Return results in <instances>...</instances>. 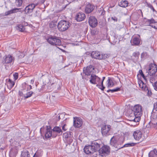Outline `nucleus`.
<instances>
[{"label": "nucleus", "instance_id": "nucleus-10", "mask_svg": "<svg viewBox=\"0 0 157 157\" xmlns=\"http://www.w3.org/2000/svg\"><path fill=\"white\" fill-rule=\"evenodd\" d=\"M148 73L150 75L155 74L157 71V65L154 63H151L149 66Z\"/></svg>", "mask_w": 157, "mask_h": 157}, {"label": "nucleus", "instance_id": "nucleus-43", "mask_svg": "<svg viewBox=\"0 0 157 157\" xmlns=\"http://www.w3.org/2000/svg\"><path fill=\"white\" fill-rule=\"evenodd\" d=\"M140 55L139 52H135L133 53L132 55L135 58L137 59L139 57V56Z\"/></svg>", "mask_w": 157, "mask_h": 157}, {"label": "nucleus", "instance_id": "nucleus-39", "mask_svg": "<svg viewBox=\"0 0 157 157\" xmlns=\"http://www.w3.org/2000/svg\"><path fill=\"white\" fill-rule=\"evenodd\" d=\"M139 73L141 76L143 78V79L146 82L147 81V79L146 77L145 76L143 73L142 71L141 70H140L139 71Z\"/></svg>", "mask_w": 157, "mask_h": 157}, {"label": "nucleus", "instance_id": "nucleus-41", "mask_svg": "<svg viewBox=\"0 0 157 157\" xmlns=\"http://www.w3.org/2000/svg\"><path fill=\"white\" fill-rule=\"evenodd\" d=\"M147 6L150 8V9L153 11V12H156L150 3H147Z\"/></svg>", "mask_w": 157, "mask_h": 157}, {"label": "nucleus", "instance_id": "nucleus-53", "mask_svg": "<svg viewBox=\"0 0 157 157\" xmlns=\"http://www.w3.org/2000/svg\"><path fill=\"white\" fill-rule=\"evenodd\" d=\"M153 126L156 129H157V122L156 123L152 124Z\"/></svg>", "mask_w": 157, "mask_h": 157}, {"label": "nucleus", "instance_id": "nucleus-12", "mask_svg": "<svg viewBox=\"0 0 157 157\" xmlns=\"http://www.w3.org/2000/svg\"><path fill=\"white\" fill-rule=\"evenodd\" d=\"M73 125L75 128H79L81 127L82 124V119L79 117H74Z\"/></svg>", "mask_w": 157, "mask_h": 157}, {"label": "nucleus", "instance_id": "nucleus-26", "mask_svg": "<svg viewBox=\"0 0 157 157\" xmlns=\"http://www.w3.org/2000/svg\"><path fill=\"white\" fill-rule=\"evenodd\" d=\"M118 5L121 7H125L128 6V3L127 1L122 0L119 2Z\"/></svg>", "mask_w": 157, "mask_h": 157}, {"label": "nucleus", "instance_id": "nucleus-5", "mask_svg": "<svg viewBox=\"0 0 157 157\" xmlns=\"http://www.w3.org/2000/svg\"><path fill=\"white\" fill-rule=\"evenodd\" d=\"M69 23L65 20L60 21L58 24V28L60 31H64L69 27Z\"/></svg>", "mask_w": 157, "mask_h": 157}, {"label": "nucleus", "instance_id": "nucleus-29", "mask_svg": "<svg viewBox=\"0 0 157 157\" xmlns=\"http://www.w3.org/2000/svg\"><path fill=\"white\" fill-rule=\"evenodd\" d=\"M92 70L90 67H87L85 69H83V71L85 74L88 75L91 72Z\"/></svg>", "mask_w": 157, "mask_h": 157}, {"label": "nucleus", "instance_id": "nucleus-57", "mask_svg": "<svg viewBox=\"0 0 157 157\" xmlns=\"http://www.w3.org/2000/svg\"><path fill=\"white\" fill-rule=\"evenodd\" d=\"M148 94L149 95H151V91H149L148 90Z\"/></svg>", "mask_w": 157, "mask_h": 157}, {"label": "nucleus", "instance_id": "nucleus-16", "mask_svg": "<svg viewBox=\"0 0 157 157\" xmlns=\"http://www.w3.org/2000/svg\"><path fill=\"white\" fill-rule=\"evenodd\" d=\"M141 14L142 16L143 17V14L142 10H138L137 12H135L132 15V17L133 20L135 21H137L139 18Z\"/></svg>", "mask_w": 157, "mask_h": 157}, {"label": "nucleus", "instance_id": "nucleus-7", "mask_svg": "<svg viewBox=\"0 0 157 157\" xmlns=\"http://www.w3.org/2000/svg\"><path fill=\"white\" fill-rule=\"evenodd\" d=\"M123 143L122 142L121 143H120L119 141H117V138L114 136H113L110 140L111 145L118 149H120L121 146Z\"/></svg>", "mask_w": 157, "mask_h": 157}, {"label": "nucleus", "instance_id": "nucleus-34", "mask_svg": "<svg viewBox=\"0 0 157 157\" xmlns=\"http://www.w3.org/2000/svg\"><path fill=\"white\" fill-rule=\"evenodd\" d=\"M56 22L55 21H52L49 24L50 27L51 28H54L56 27Z\"/></svg>", "mask_w": 157, "mask_h": 157}, {"label": "nucleus", "instance_id": "nucleus-13", "mask_svg": "<svg viewBox=\"0 0 157 157\" xmlns=\"http://www.w3.org/2000/svg\"><path fill=\"white\" fill-rule=\"evenodd\" d=\"M36 6L37 4H35L33 3L29 5L25 8V13L26 14H28L32 12L34 8Z\"/></svg>", "mask_w": 157, "mask_h": 157}, {"label": "nucleus", "instance_id": "nucleus-54", "mask_svg": "<svg viewBox=\"0 0 157 157\" xmlns=\"http://www.w3.org/2000/svg\"><path fill=\"white\" fill-rule=\"evenodd\" d=\"M153 118L154 119H155L156 120H157V113H155L153 116Z\"/></svg>", "mask_w": 157, "mask_h": 157}, {"label": "nucleus", "instance_id": "nucleus-62", "mask_svg": "<svg viewBox=\"0 0 157 157\" xmlns=\"http://www.w3.org/2000/svg\"><path fill=\"white\" fill-rule=\"evenodd\" d=\"M143 53H142V54H141V57H142V56H143Z\"/></svg>", "mask_w": 157, "mask_h": 157}, {"label": "nucleus", "instance_id": "nucleus-35", "mask_svg": "<svg viewBox=\"0 0 157 157\" xmlns=\"http://www.w3.org/2000/svg\"><path fill=\"white\" fill-rule=\"evenodd\" d=\"M22 0H15L16 5L18 7L21 6L22 4Z\"/></svg>", "mask_w": 157, "mask_h": 157}, {"label": "nucleus", "instance_id": "nucleus-49", "mask_svg": "<svg viewBox=\"0 0 157 157\" xmlns=\"http://www.w3.org/2000/svg\"><path fill=\"white\" fill-rule=\"evenodd\" d=\"M25 54L24 52H21V54L19 56V57L20 58H21L24 57Z\"/></svg>", "mask_w": 157, "mask_h": 157}, {"label": "nucleus", "instance_id": "nucleus-47", "mask_svg": "<svg viewBox=\"0 0 157 157\" xmlns=\"http://www.w3.org/2000/svg\"><path fill=\"white\" fill-rule=\"evenodd\" d=\"M63 126L62 127V129L64 131H65L67 130V127L66 124H64V123H63Z\"/></svg>", "mask_w": 157, "mask_h": 157}, {"label": "nucleus", "instance_id": "nucleus-51", "mask_svg": "<svg viewBox=\"0 0 157 157\" xmlns=\"http://www.w3.org/2000/svg\"><path fill=\"white\" fill-rule=\"evenodd\" d=\"M132 114V113H131L129 116L130 121H134L135 122H136L134 120H132V119H133V115Z\"/></svg>", "mask_w": 157, "mask_h": 157}, {"label": "nucleus", "instance_id": "nucleus-56", "mask_svg": "<svg viewBox=\"0 0 157 157\" xmlns=\"http://www.w3.org/2000/svg\"><path fill=\"white\" fill-rule=\"evenodd\" d=\"M34 81V79H32L31 80V83L32 84H33Z\"/></svg>", "mask_w": 157, "mask_h": 157}, {"label": "nucleus", "instance_id": "nucleus-25", "mask_svg": "<svg viewBox=\"0 0 157 157\" xmlns=\"http://www.w3.org/2000/svg\"><path fill=\"white\" fill-rule=\"evenodd\" d=\"M45 138L46 139L49 138L52 136V131L49 129L47 128L46 130L45 133Z\"/></svg>", "mask_w": 157, "mask_h": 157}, {"label": "nucleus", "instance_id": "nucleus-24", "mask_svg": "<svg viewBox=\"0 0 157 157\" xmlns=\"http://www.w3.org/2000/svg\"><path fill=\"white\" fill-rule=\"evenodd\" d=\"M15 82L10 79L6 82V83L7 88L10 90L13 86Z\"/></svg>", "mask_w": 157, "mask_h": 157}, {"label": "nucleus", "instance_id": "nucleus-18", "mask_svg": "<svg viewBox=\"0 0 157 157\" xmlns=\"http://www.w3.org/2000/svg\"><path fill=\"white\" fill-rule=\"evenodd\" d=\"M94 9V6L91 4L88 3L87 4L85 8V12L87 13L91 12Z\"/></svg>", "mask_w": 157, "mask_h": 157}, {"label": "nucleus", "instance_id": "nucleus-9", "mask_svg": "<svg viewBox=\"0 0 157 157\" xmlns=\"http://www.w3.org/2000/svg\"><path fill=\"white\" fill-rule=\"evenodd\" d=\"M132 45H138L140 44V37L139 35H134L131 41Z\"/></svg>", "mask_w": 157, "mask_h": 157}, {"label": "nucleus", "instance_id": "nucleus-44", "mask_svg": "<svg viewBox=\"0 0 157 157\" xmlns=\"http://www.w3.org/2000/svg\"><path fill=\"white\" fill-rule=\"evenodd\" d=\"M152 86L153 87L154 89L157 91V81L154 83L152 84Z\"/></svg>", "mask_w": 157, "mask_h": 157}, {"label": "nucleus", "instance_id": "nucleus-58", "mask_svg": "<svg viewBox=\"0 0 157 157\" xmlns=\"http://www.w3.org/2000/svg\"><path fill=\"white\" fill-rule=\"evenodd\" d=\"M22 88L24 89H26V87L27 86H23V83L22 84Z\"/></svg>", "mask_w": 157, "mask_h": 157}, {"label": "nucleus", "instance_id": "nucleus-20", "mask_svg": "<svg viewBox=\"0 0 157 157\" xmlns=\"http://www.w3.org/2000/svg\"><path fill=\"white\" fill-rule=\"evenodd\" d=\"M85 17V14L84 13L79 12L76 16V20L78 21H81L83 20Z\"/></svg>", "mask_w": 157, "mask_h": 157}, {"label": "nucleus", "instance_id": "nucleus-60", "mask_svg": "<svg viewBox=\"0 0 157 157\" xmlns=\"http://www.w3.org/2000/svg\"><path fill=\"white\" fill-rule=\"evenodd\" d=\"M33 157H38L37 156H35V155H34Z\"/></svg>", "mask_w": 157, "mask_h": 157}, {"label": "nucleus", "instance_id": "nucleus-8", "mask_svg": "<svg viewBox=\"0 0 157 157\" xmlns=\"http://www.w3.org/2000/svg\"><path fill=\"white\" fill-rule=\"evenodd\" d=\"M111 127L110 125H105L101 127V132L103 136H106L110 134Z\"/></svg>", "mask_w": 157, "mask_h": 157}, {"label": "nucleus", "instance_id": "nucleus-22", "mask_svg": "<svg viewBox=\"0 0 157 157\" xmlns=\"http://www.w3.org/2000/svg\"><path fill=\"white\" fill-rule=\"evenodd\" d=\"M138 83L140 88L142 90H148V88L146 85L142 80H139L138 81Z\"/></svg>", "mask_w": 157, "mask_h": 157}, {"label": "nucleus", "instance_id": "nucleus-32", "mask_svg": "<svg viewBox=\"0 0 157 157\" xmlns=\"http://www.w3.org/2000/svg\"><path fill=\"white\" fill-rule=\"evenodd\" d=\"M135 143H127L125 144L123 146H121L120 149L121 148H123L124 147H132L135 146Z\"/></svg>", "mask_w": 157, "mask_h": 157}, {"label": "nucleus", "instance_id": "nucleus-33", "mask_svg": "<svg viewBox=\"0 0 157 157\" xmlns=\"http://www.w3.org/2000/svg\"><path fill=\"white\" fill-rule=\"evenodd\" d=\"M53 132H56L59 133L61 132L62 134V131L60 128L59 127L56 126L54 127L53 129Z\"/></svg>", "mask_w": 157, "mask_h": 157}, {"label": "nucleus", "instance_id": "nucleus-11", "mask_svg": "<svg viewBox=\"0 0 157 157\" xmlns=\"http://www.w3.org/2000/svg\"><path fill=\"white\" fill-rule=\"evenodd\" d=\"M133 136L135 140L139 141L141 140L142 134L140 130H137L133 132Z\"/></svg>", "mask_w": 157, "mask_h": 157}, {"label": "nucleus", "instance_id": "nucleus-45", "mask_svg": "<svg viewBox=\"0 0 157 157\" xmlns=\"http://www.w3.org/2000/svg\"><path fill=\"white\" fill-rule=\"evenodd\" d=\"M148 21H149L150 25L151 24L152 25L155 22V20L152 18L150 19H149Z\"/></svg>", "mask_w": 157, "mask_h": 157}, {"label": "nucleus", "instance_id": "nucleus-27", "mask_svg": "<svg viewBox=\"0 0 157 157\" xmlns=\"http://www.w3.org/2000/svg\"><path fill=\"white\" fill-rule=\"evenodd\" d=\"M157 155V150L154 149L151 151L148 154L149 157H155Z\"/></svg>", "mask_w": 157, "mask_h": 157}, {"label": "nucleus", "instance_id": "nucleus-23", "mask_svg": "<svg viewBox=\"0 0 157 157\" xmlns=\"http://www.w3.org/2000/svg\"><path fill=\"white\" fill-rule=\"evenodd\" d=\"M91 145L94 150L95 152L98 151L99 150V148L101 147L100 144L96 141L92 142Z\"/></svg>", "mask_w": 157, "mask_h": 157}, {"label": "nucleus", "instance_id": "nucleus-1", "mask_svg": "<svg viewBox=\"0 0 157 157\" xmlns=\"http://www.w3.org/2000/svg\"><path fill=\"white\" fill-rule=\"evenodd\" d=\"M134 113H132L133 119L132 120H134L136 122H139L140 120V117L142 114V107L139 105H136L134 108Z\"/></svg>", "mask_w": 157, "mask_h": 157}, {"label": "nucleus", "instance_id": "nucleus-30", "mask_svg": "<svg viewBox=\"0 0 157 157\" xmlns=\"http://www.w3.org/2000/svg\"><path fill=\"white\" fill-rule=\"evenodd\" d=\"M107 85L108 88L112 87L113 86L114 83L113 81L109 78L107 81Z\"/></svg>", "mask_w": 157, "mask_h": 157}, {"label": "nucleus", "instance_id": "nucleus-31", "mask_svg": "<svg viewBox=\"0 0 157 157\" xmlns=\"http://www.w3.org/2000/svg\"><path fill=\"white\" fill-rule=\"evenodd\" d=\"M17 29L19 31L23 32H24L25 29V27L21 25H19L17 26Z\"/></svg>", "mask_w": 157, "mask_h": 157}, {"label": "nucleus", "instance_id": "nucleus-37", "mask_svg": "<svg viewBox=\"0 0 157 157\" xmlns=\"http://www.w3.org/2000/svg\"><path fill=\"white\" fill-rule=\"evenodd\" d=\"M105 77H103L102 80L100 81V84H101V86H102L101 87V89L102 90H104V89L105 88V87L103 85V81H104V79H105Z\"/></svg>", "mask_w": 157, "mask_h": 157}, {"label": "nucleus", "instance_id": "nucleus-15", "mask_svg": "<svg viewBox=\"0 0 157 157\" xmlns=\"http://www.w3.org/2000/svg\"><path fill=\"white\" fill-rule=\"evenodd\" d=\"M92 57L95 59H103L104 57L102 54L98 51H93L91 54Z\"/></svg>", "mask_w": 157, "mask_h": 157}, {"label": "nucleus", "instance_id": "nucleus-38", "mask_svg": "<svg viewBox=\"0 0 157 157\" xmlns=\"http://www.w3.org/2000/svg\"><path fill=\"white\" fill-rule=\"evenodd\" d=\"M33 93V92L32 91L29 92H27L26 93V95L24 96V97L25 99L28 98L32 96V95Z\"/></svg>", "mask_w": 157, "mask_h": 157}, {"label": "nucleus", "instance_id": "nucleus-40", "mask_svg": "<svg viewBox=\"0 0 157 157\" xmlns=\"http://www.w3.org/2000/svg\"><path fill=\"white\" fill-rule=\"evenodd\" d=\"M23 86H27L26 87L27 90H29L32 89V86L30 85H28L26 83H23Z\"/></svg>", "mask_w": 157, "mask_h": 157}, {"label": "nucleus", "instance_id": "nucleus-3", "mask_svg": "<svg viewBox=\"0 0 157 157\" xmlns=\"http://www.w3.org/2000/svg\"><path fill=\"white\" fill-rule=\"evenodd\" d=\"M48 43L52 45L59 46L61 44V40L57 37L51 36L47 39Z\"/></svg>", "mask_w": 157, "mask_h": 157}, {"label": "nucleus", "instance_id": "nucleus-52", "mask_svg": "<svg viewBox=\"0 0 157 157\" xmlns=\"http://www.w3.org/2000/svg\"><path fill=\"white\" fill-rule=\"evenodd\" d=\"M19 94L21 96H24L23 94L21 91H19Z\"/></svg>", "mask_w": 157, "mask_h": 157}, {"label": "nucleus", "instance_id": "nucleus-50", "mask_svg": "<svg viewBox=\"0 0 157 157\" xmlns=\"http://www.w3.org/2000/svg\"><path fill=\"white\" fill-rule=\"evenodd\" d=\"M154 109L157 111V102L154 103Z\"/></svg>", "mask_w": 157, "mask_h": 157}, {"label": "nucleus", "instance_id": "nucleus-42", "mask_svg": "<svg viewBox=\"0 0 157 157\" xmlns=\"http://www.w3.org/2000/svg\"><path fill=\"white\" fill-rule=\"evenodd\" d=\"M148 19H147L146 18H144L143 21L144 23V24L146 25H150L151 26V25H149V21H148Z\"/></svg>", "mask_w": 157, "mask_h": 157}, {"label": "nucleus", "instance_id": "nucleus-28", "mask_svg": "<svg viewBox=\"0 0 157 157\" xmlns=\"http://www.w3.org/2000/svg\"><path fill=\"white\" fill-rule=\"evenodd\" d=\"M21 157H30L29 152L25 149L21 152Z\"/></svg>", "mask_w": 157, "mask_h": 157}, {"label": "nucleus", "instance_id": "nucleus-36", "mask_svg": "<svg viewBox=\"0 0 157 157\" xmlns=\"http://www.w3.org/2000/svg\"><path fill=\"white\" fill-rule=\"evenodd\" d=\"M120 90V88L119 87H117L116 88L112 90H107V92H111L112 93H113L115 92H117Z\"/></svg>", "mask_w": 157, "mask_h": 157}, {"label": "nucleus", "instance_id": "nucleus-55", "mask_svg": "<svg viewBox=\"0 0 157 157\" xmlns=\"http://www.w3.org/2000/svg\"><path fill=\"white\" fill-rule=\"evenodd\" d=\"M112 19H113V20L115 21H117V19L115 17H112Z\"/></svg>", "mask_w": 157, "mask_h": 157}, {"label": "nucleus", "instance_id": "nucleus-61", "mask_svg": "<svg viewBox=\"0 0 157 157\" xmlns=\"http://www.w3.org/2000/svg\"><path fill=\"white\" fill-rule=\"evenodd\" d=\"M27 23H26V24H25V25H27Z\"/></svg>", "mask_w": 157, "mask_h": 157}, {"label": "nucleus", "instance_id": "nucleus-46", "mask_svg": "<svg viewBox=\"0 0 157 157\" xmlns=\"http://www.w3.org/2000/svg\"><path fill=\"white\" fill-rule=\"evenodd\" d=\"M13 76L14 80H16L18 78V74L17 73H15L13 75Z\"/></svg>", "mask_w": 157, "mask_h": 157}, {"label": "nucleus", "instance_id": "nucleus-2", "mask_svg": "<svg viewBox=\"0 0 157 157\" xmlns=\"http://www.w3.org/2000/svg\"><path fill=\"white\" fill-rule=\"evenodd\" d=\"M100 78L98 76L94 75L92 74L90 77L89 81L90 82L93 84H96V86L101 89V87L100 83Z\"/></svg>", "mask_w": 157, "mask_h": 157}, {"label": "nucleus", "instance_id": "nucleus-48", "mask_svg": "<svg viewBox=\"0 0 157 157\" xmlns=\"http://www.w3.org/2000/svg\"><path fill=\"white\" fill-rule=\"evenodd\" d=\"M154 25H151L153 28H154L155 29H157V22L155 21L154 23Z\"/></svg>", "mask_w": 157, "mask_h": 157}, {"label": "nucleus", "instance_id": "nucleus-21", "mask_svg": "<svg viewBox=\"0 0 157 157\" xmlns=\"http://www.w3.org/2000/svg\"><path fill=\"white\" fill-rule=\"evenodd\" d=\"M18 12H21V8H14L6 12L5 15L7 16L10 14L17 13Z\"/></svg>", "mask_w": 157, "mask_h": 157}, {"label": "nucleus", "instance_id": "nucleus-17", "mask_svg": "<svg viewBox=\"0 0 157 157\" xmlns=\"http://www.w3.org/2000/svg\"><path fill=\"white\" fill-rule=\"evenodd\" d=\"M84 152L87 154H93L95 152L92 146H86L84 148Z\"/></svg>", "mask_w": 157, "mask_h": 157}, {"label": "nucleus", "instance_id": "nucleus-14", "mask_svg": "<svg viewBox=\"0 0 157 157\" xmlns=\"http://www.w3.org/2000/svg\"><path fill=\"white\" fill-rule=\"evenodd\" d=\"M88 22L90 26L92 28L96 27L98 24L97 20L95 17L93 16L89 17Z\"/></svg>", "mask_w": 157, "mask_h": 157}, {"label": "nucleus", "instance_id": "nucleus-4", "mask_svg": "<svg viewBox=\"0 0 157 157\" xmlns=\"http://www.w3.org/2000/svg\"><path fill=\"white\" fill-rule=\"evenodd\" d=\"M71 133V132L67 131L63 134V140L68 144H71L73 141V137Z\"/></svg>", "mask_w": 157, "mask_h": 157}, {"label": "nucleus", "instance_id": "nucleus-6", "mask_svg": "<svg viewBox=\"0 0 157 157\" xmlns=\"http://www.w3.org/2000/svg\"><path fill=\"white\" fill-rule=\"evenodd\" d=\"M99 154L101 156H106L110 152V148L107 146H102L98 150Z\"/></svg>", "mask_w": 157, "mask_h": 157}, {"label": "nucleus", "instance_id": "nucleus-59", "mask_svg": "<svg viewBox=\"0 0 157 157\" xmlns=\"http://www.w3.org/2000/svg\"><path fill=\"white\" fill-rule=\"evenodd\" d=\"M67 2L69 3H71L72 1H74V0H67Z\"/></svg>", "mask_w": 157, "mask_h": 157}, {"label": "nucleus", "instance_id": "nucleus-19", "mask_svg": "<svg viewBox=\"0 0 157 157\" xmlns=\"http://www.w3.org/2000/svg\"><path fill=\"white\" fill-rule=\"evenodd\" d=\"M14 58L10 55L6 56L5 58L4 59L3 62L6 63H10L13 62Z\"/></svg>", "mask_w": 157, "mask_h": 157}]
</instances>
